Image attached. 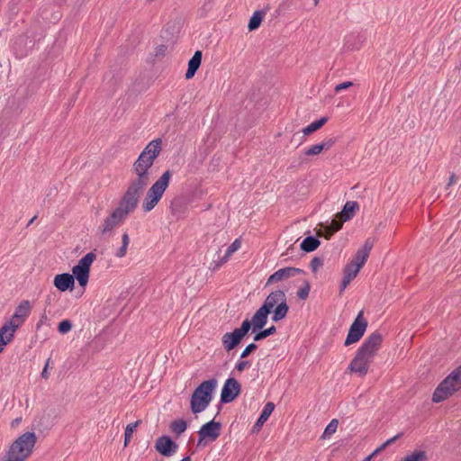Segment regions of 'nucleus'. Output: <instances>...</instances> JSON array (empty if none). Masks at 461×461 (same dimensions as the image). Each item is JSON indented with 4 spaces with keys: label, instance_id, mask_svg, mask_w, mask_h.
Masks as SVG:
<instances>
[{
    "label": "nucleus",
    "instance_id": "nucleus-1",
    "mask_svg": "<svg viewBox=\"0 0 461 461\" xmlns=\"http://www.w3.org/2000/svg\"><path fill=\"white\" fill-rule=\"evenodd\" d=\"M161 139H156L148 143L140 152L138 158L132 165V171L137 176L122 196L116 209L128 216L133 212L139 203L143 190L149 183V168L153 166L155 159L159 156L162 149Z\"/></svg>",
    "mask_w": 461,
    "mask_h": 461
},
{
    "label": "nucleus",
    "instance_id": "nucleus-2",
    "mask_svg": "<svg viewBox=\"0 0 461 461\" xmlns=\"http://www.w3.org/2000/svg\"><path fill=\"white\" fill-rule=\"evenodd\" d=\"M383 336L379 331L371 333L357 350L355 357L351 360L348 369L365 376L376 352L381 348Z\"/></svg>",
    "mask_w": 461,
    "mask_h": 461
},
{
    "label": "nucleus",
    "instance_id": "nucleus-3",
    "mask_svg": "<svg viewBox=\"0 0 461 461\" xmlns=\"http://www.w3.org/2000/svg\"><path fill=\"white\" fill-rule=\"evenodd\" d=\"M217 386V380L212 378L203 381L193 392L190 399V408L194 414L203 411L212 399V393Z\"/></svg>",
    "mask_w": 461,
    "mask_h": 461
},
{
    "label": "nucleus",
    "instance_id": "nucleus-4",
    "mask_svg": "<svg viewBox=\"0 0 461 461\" xmlns=\"http://www.w3.org/2000/svg\"><path fill=\"white\" fill-rule=\"evenodd\" d=\"M171 177L172 172L167 169L149 187L142 202V209L144 212H150L158 203L163 194L168 187Z\"/></svg>",
    "mask_w": 461,
    "mask_h": 461
},
{
    "label": "nucleus",
    "instance_id": "nucleus-5",
    "mask_svg": "<svg viewBox=\"0 0 461 461\" xmlns=\"http://www.w3.org/2000/svg\"><path fill=\"white\" fill-rule=\"evenodd\" d=\"M461 387V365L452 371L435 389L432 401L441 402Z\"/></svg>",
    "mask_w": 461,
    "mask_h": 461
},
{
    "label": "nucleus",
    "instance_id": "nucleus-6",
    "mask_svg": "<svg viewBox=\"0 0 461 461\" xmlns=\"http://www.w3.org/2000/svg\"><path fill=\"white\" fill-rule=\"evenodd\" d=\"M36 440L37 438L34 432H25L11 444L7 453L14 458L24 461L32 453Z\"/></svg>",
    "mask_w": 461,
    "mask_h": 461
},
{
    "label": "nucleus",
    "instance_id": "nucleus-7",
    "mask_svg": "<svg viewBox=\"0 0 461 461\" xmlns=\"http://www.w3.org/2000/svg\"><path fill=\"white\" fill-rule=\"evenodd\" d=\"M282 300H286V295L283 290H276L271 292L265 299L262 305L254 313V321L256 324L261 321H267L268 315L272 312L273 309L281 303Z\"/></svg>",
    "mask_w": 461,
    "mask_h": 461
},
{
    "label": "nucleus",
    "instance_id": "nucleus-8",
    "mask_svg": "<svg viewBox=\"0 0 461 461\" xmlns=\"http://www.w3.org/2000/svg\"><path fill=\"white\" fill-rule=\"evenodd\" d=\"M252 322H249V319H245L240 327L234 329L231 332L225 333L221 338L222 347L226 352H230L236 348L243 339L250 331Z\"/></svg>",
    "mask_w": 461,
    "mask_h": 461
},
{
    "label": "nucleus",
    "instance_id": "nucleus-9",
    "mask_svg": "<svg viewBox=\"0 0 461 461\" xmlns=\"http://www.w3.org/2000/svg\"><path fill=\"white\" fill-rule=\"evenodd\" d=\"M367 325L368 322L364 318V312L363 311H360L349 327L348 333L344 341V346L348 347L358 342L364 336Z\"/></svg>",
    "mask_w": 461,
    "mask_h": 461
},
{
    "label": "nucleus",
    "instance_id": "nucleus-10",
    "mask_svg": "<svg viewBox=\"0 0 461 461\" xmlns=\"http://www.w3.org/2000/svg\"><path fill=\"white\" fill-rule=\"evenodd\" d=\"M221 423L214 419L204 423L198 430L197 447L215 441L221 435Z\"/></svg>",
    "mask_w": 461,
    "mask_h": 461
},
{
    "label": "nucleus",
    "instance_id": "nucleus-11",
    "mask_svg": "<svg viewBox=\"0 0 461 461\" xmlns=\"http://www.w3.org/2000/svg\"><path fill=\"white\" fill-rule=\"evenodd\" d=\"M241 393V384L234 377H229L223 384L221 393V403L233 402Z\"/></svg>",
    "mask_w": 461,
    "mask_h": 461
},
{
    "label": "nucleus",
    "instance_id": "nucleus-12",
    "mask_svg": "<svg viewBox=\"0 0 461 461\" xmlns=\"http://www.w3.org/2000/svg\"><path fill=\"white\" fill-rule=\"evenodd\" d=\"M32 310L31 303L28 300L22 301L15 308L14 314L7 322H11L13 331H15L30 315Z\"/></svg>",
    "mask_w": 461,
    "mask_h": 461
},
{
    "label": "nucleus",
    "instance_id": "nucleus-13",
    "mask_svg": "<svg viewBox=\"0 0 461 461\" xmlns=\"http://www.w3.org/2000/svg\"><path fill=\"white\" fill-rule=\"evenodd\" d=\"M126 218L127 216L124 215L121 210L115 208L114 211L104 219L103 225L99 227L100 233L102 235L111 233L113 230L120 226Z\"/></svg>",
    "mask_w": 461,
    "mask_h": 461
},
{
    "label": "nucleus",
    "instance_id": "nucleus-14",
    "mask_svg": "<svg viewBox=\"0 0 461 461\" xmlns=\"http://www.w3.org/2000/svg\"><path fill=\"white\" fill-rule=\"evenodd\" d=\"M154 447L161 456L169 457L177 451L178 445L171 437L163 435L157 438Z\"/></svg>",
    "mask_w": 461,
    "mask_h": 461
},
{
    "label": "nucleus",
    "instance_id": "nucleus-15",
    "mask_svg": "<svg viewBox=\"0 0 461 461\" xmlns=\"http://www.w3.org/2000/svg\"><path fill=\"white\" fill-rule=\"evenodd\" d=\"M249 322L253 323L252 326H250V330L252 333H254L253 340L255 342L263 340L266 338L276 332V328L274 325L270 326L267 329H264V327L267 323V321H263V322L259 321L258 324H256V322L254 321V315L250 320L249 319Z\"/></svg>",
    "mask_w": 461,
    "mask_h": 461
},
{
    "label": "nucleus",
    "instance_id": "nucleus-16",
    "mask_svg": "<svg viewBox=\"0 0 461 461\" xmlns=\"http://www.w3.org/2000/svg\"><path fill=\"white\" fill-rule=\"evenodd\" d=\"M305 274L304 270L294 267H286L281 269H278L275 273L269 276L267 280L266 286L270 285L274 283L280 282L285 279H288L296 275Z\"/></svg>",
    "mask_w": 461,
    "mask_h": 461
},
{
    "label": "nucleus",
    "instance_id": "nucleus-17",
    "mask_svg": "<svg viewBox=\"0 0 461 461\" xmlns=\"http://www.w3.org/2000/svg\"><path fill=\"white\" fill-rule=\"evenodd\" d=\"M53 285L60 292L72 291L75 286L74 276L68 273L59 274L54 277Z\"/></svg>",
    "mask_w": 461,
    "mask_h": 461
},
{
    "label": "nucleus",
    "instance_id": "nucleus-18",
    "mask_svg": "<svg viewBox=\"0 0 461 461\" xmlns=\"http://www.w3.org/2000/svg\"><path fill=\"white\" fill-rule=\"evenodd\" d=\"M360 271L359 267H354L353 264H347L343 269V278L339 286V294H341L350 282L357 276Z\"/></svg>",
    "mask_w": 461,
    "mask_h": 461
},
{
    "label": "nucleus",
    "instance_id": "nucleus-19",
    "mask_svg": "<svg viewBox=\"0 0 461 461\" xmlns=\"http://www.w3.org/2000/svg\"><path fill=\"white\" fill-rule=\"evenodd\" d=\"M359 210V204L356 201H348L341 212H338L337 213V217L341 219L342 221H349L351 220L356 212Z\"/></svg>",
    "mask_w": 461,
    "mask_h": 461
},
{
    "label": "nucleus",
    "instance_id": "nucleus-20",
    "mask_svg": "<svg viewBox=\"0 0 461 461\" xmlns=\"http://www.w3.org/2000/svg\"><path fill=\"white\" fill-rule=\"evenodd\" d=\"M203 53L201 50H196L193 57L188 61V68L185 72V78L191 79L194 77L196 71L201 66Z\"/></svg>",
    "mask_w": 461,
    "mask_h": 461
},
{
    "label": "nucleus",
    "instance_id": "nucleus-21",
    "mask_svg": "<svg viewBox=\"0 0 461 461\" xmlns=\"http://www.w3.org/2000/svg\"><path fill=\"white\" fill-rule=\"evenodd\" d=\"M275 410V404L268 402L265 404L259 417L252 428V432L258 431Z\"/></svg>",
    "mask_w": 461,
    "mask_h": 461
},
{
    "label": "nucleus",
    "instance_id": "nucleus-22",
    "mask_svg": "<svg viewBox=\"0 0 461 461\" xmlns=\"http://www.w3.org/2000/svg\"><path fill=\"white\" fill-rule=\"evenodd\" d=\"M14 332L15 331H13L11 322H5L0 328V353L3 352L5 347L13 340Z\"/></svg>",
    "mask_w": 461,
    "mask_h": 461
},
{
    "label": "nucleus",
    "instance_id": "nucleus-23",
    "mask_svg": "<svg viewBox=\"0 0 461 461\" xmlns=\"http://www.w3.org/2000/svg\"><path fill=\"white\" fill-rule=\"evenodd\" d=\"M321 245V241L317 236H307L303 240L300 245L301 250L310 253L316 250Z\"/></svg>",
    "mask_w": 461,
    "mask_h": 461
},
{
    "label": "nucleus",
    "instance_id": "nucleus-24",
    "mask_svg": "<svg viewBox=\"0 0 461 461\" xmlns=\"http://www.w3.org/2000/svg\"><path fill=\"white\" fill-rule=\"evenodd\" d=\"M72 273L74 280L77 279L80 286L85 287L87 285L90 273L88 270L76 265L72 268Z\"/></svg>",
    "mask_w": 461,
    "mask_h": 461
},
{
    "label": "nucleus",
    "instance_id": "nucleus-25",
    "mask_svg": "<svg viewBox=\"0 0 461 461\" xmlns=\"http://www.w3.org/2000/svg\"><path fill=\"white\" fill-rule=\"evenodd\" d=\"M289 305L287 304L286 300H282L281 303L276 306L272 312V321L277 322L283 319H285L288 313Z\"/></svg>",
    "mask_w": 461,
    "mask_h": 461
},
{
    "label": "nucleus",
    "instance_id": "nucleus-26",
    "mask_svg": "<svg viewBox=\"0 0 461 461\" xmlns=\"http://www.w3.org/2000/svg\"><path fill=\"white\" fill-rule=\"evenodd\" d=\"M241 246V242L239 239H236L226 249L225 255L221 258V260L215 263V266L212 267V270L218 269L222 264L228 261L229 258L237 251Z\"/></svg>",
    "mask_w": 461,
    "mask_h": 461
},
{
    "label": "nucleus",
    "instance_id": "nucleus-27",
    "mask_svg": "<svg viewBox=\"0 0 461 461\" xmlns=\"http://www.w3.org/2000/svg\"><path fill=\"white\" fill-rule=\"evenodd\" d=\"M265 14H266L265 9L258 10L253 13V14L250 17L249 23H248V29L249 32H253L260 26Z\"/></svg>",
    "mask_w": 461,
    "mask_h": 461
},
{
    "label": "nucleus",
    "instance_id": "nucleus-28",
    "mask_svg": "<svg viewBox=\"0 0 461 461\" xmlns=\"http://www.w3.org/2000/svg\"><path fill=\"white\" fill-rule=\"evenodd\" d=\"M329 118L328 117H321L312 123H310L308 126L304 127L303 129V132L304 136H309L312 134L313 132L320 130L327 122Z\"/></svg>",
    "mask_w": 461,
    "mask_h": 461
},
{
    "label": "nucleus",
    "instance_id": "nucleus-29",
    "mask_svg": "<svg viewBox=\"0 0 461 461\" xmlns=\"http://www.w3.org/2000/svg\"><path fill=\"white\" fill-rule=\"evenodd\" d=\"M169 428L174 433L179 436L186 430L187 422L183 419H177L170 423Z\"/></svg>",
    "mask_w": 461,
    "mask_h": 461
},
{
    "label": "nucleus",
    "instance_id": "nucleus-30",
    "mask_svg": "<svg viewBox=\"0 0 461 461\" xmlns=\"http://www.w3.org/2000/svg\"><path fill=\"white\" fill-rule=\"evenodd\" d=\"M368 257H369V255L367 253H366L362 249H358L356 252L354 258L348 264H353L354 267H359V269H361V267L366 262Z\"/></svg>",
    "mask_w": 461,
    "mask_h": 461
},
{
    "label": "nucleus",
    "instance_id": "nucleus-31",
    "mask_svg": "<svg viewBox=\"0 0 461 461\" xmlns=\"http://www.w3.org/2000/svg\"><path fill=\"white\" fill-rule=\"evenodd\" d=\"M95 258L96 255L94 252H89L86 254L82 258H80L77 265H78L80 267L86 268L90 272L91 265Z\"/></svg>",
    "mask_w": 461,
    "mask_h": 461
},
{
    "label": "nucleus",
    "instance_id": "nucleus-32",
    "mask_svg": "<svg viewBox=\"0 0 461 461\" xmlns=\"http://www.w3.org/2000/svg\"><path fill=\"white\" fill-rule=\"evenodd\" d=\"M428 456L424 450H415L403 457L401 461H427Z\"/></svg>",
    "mask_w": 461,
    "mask_h": 461
},
{
    "label": "nucleus",
    "instance_id": "nucleus-33",
    "mask_svg": "<svg viewBox=\"0 0 461 461\" xmlns=\"http://www.w3.org/2000/svg\"><path fill=\"white\" fill-rule=\"evenodd\" d=\"M140 422H141V420H139L135 422L128 424L127 427L125 428V431H124V446L125 447L131 442L132 434L136 430L137 427L139 426V424Z\"/></svg>",
    "mask_w": 461,
    "mask_h": 461
},
{
    "label": "nucleus",
    "instance_id": "nucleus-34",
    "mask_svg": "<svg viewBox=\"0 0 461 461\" xmlns=\"http://www.w3.org/2000/svg\"><path fill=\"white\" fill-rule=\"evenodd\" d=\"M129 243H130L129 234H128V232H124L122 236V246L115 253V256L117 258H122L126 255Z\"/></svg>",
    "mask_w": 461,
    "mask_h": 461
},
{
    "label": "nucleus",
    "instance_id": "nucleus-35",
    "mask_svg": "<svg viewBox=\"0 0 461 461\" xmlns=\"http://www.w3.org/2000/svg\"><path fill=\"white\" fill-rule=\"evenodd\" d=\"M311 290V285L308 280H304L303 283V286L299 288L297 291V297L300 300H306L309 296V293Z\"/></svg>",
    "mask_w": 461,
    "mask_h": 461
},
{
    "label": "nucleus",
    "instance_id": "nucleus-36",
    "mask_svg": "<svg viewBox=\"0 0 461 461\" xmlns=\"http://www.w3.org/2000/svg\"><path fill=\"white\" fill-rule=\"evenodd\" d=\"M339 425V420L337 419H333L330 420V422L327 425L321 438H325L327 437H330L333 433L336 432Z\"/></svg>",
    "mask_w": 461,
    "mask_h": 461
},
{
    "label": "nucleus",
    "instance_id": "nucleus-37",
    "mask_svg": "<svg viewBox=\"0 0 461 461\" xmlns=\"http://www.w3.org/2000/svg\"><path fill=\"white\" fill-rule=\"evenodd\" d=\"M324 151L321 143L314 144L308 149H305L303 154L308 157L316 156Z\"/></svg>",
    "mask_w": 461,
    "mask_h": 461
},
{
    "label": "nucleus",
    "instance_id": "nucleus-38",
    "mask_svg": "<svg viewBox=\"0 0 461 461\" xmlns=\"http://www.w3.org/2000/svg\"><path fill=\"white\" fill-rule=\"evenodd\" d=\"M72 329V322L70 320L65 319L62 320L58 325V331L60 334H66L70 331Z\"/></svg>",
    "mask_w": 461,
    "mask_h": 461
},
{
    "label": "nucleus",
    "instance_id": "nucleus-39",
    "mask_svg": "<svg viewBox=\"0 0 461 461\" xmlns=\"http://www.w3.org/2000/svg\"><path fill=\"white\" fill-rule=\"evenodd\" d=\"M212 0H207L206 2H204L203 6L200 7L198 10L199 17H201V18L206 17L208 12L212 9Z\"/></svg>",
    "mask_w": 461,
    "mask_h": 461
},
{
    "label": "nucleus",
    "instance_id": "nucleus-40",
    "mask_svg": "<svg viewBox=\"0 0 461 461\" xmlns=\"http://www.w3.org/2000/svg\"><path fill=\"white\" fill-rule=\"evenodd\" d=\"M257 348H258V345L255 343V341L249 344L241 352L240 358L248 357L250 354H252L255 350H257Z\"/></svg>",
    "mask_w": 461,
    "mask_h": 461
},
{
    "label": "nucleus",
    "instance_id": "nucleus-41",
    "mask_svg": "<svg viewBox=\"0 0 461 461\" xmlns=\"http://www.w3.org/2000/svg\"><path fill=\"white\" fill-rule=\"evenodd\" d=\"M53 366H54V362L51 360L50 357H49L47 359V361L45 362L43 370H42V372L41 374V378H43L45 380L49 379L50 375H49L48 370H49V368H53Z\"/></svg>",
    "mask_w": 461,
    "mask_h": 461
},
{
    "label": "nucleus",
    "instance_id": "nucleus-42",
    "mask_svg": "<svg viewBox=\"0 0 461 461\" xmlns=\"http://www.w3.org/2000/svg\"><path fill=\"white\" fill-rule=\"evenodd\" d=\"M323 266V259L319 257H314L310 263V267L313 273H316L318 269Z\"/></svg>",
    "mask_w": 461,
    "mask_h": 461
},
{
    "label": "nucleus",
    "instance_id": "nucleus-43",
    "mask_svg": "<svg viewBox=\"0 0 461 461\" xmlns=\"http://www.w3.org/2000/svg\"><path fill=\"white\" fill-rule=\"evenodd\" d=\"M343 222L341 219L338 218L337 216L331 221L330 225H327L330 229L333 230V231L337 232L339 231L342 226Z\"/></svg>",
    "mask_w": 461,
    "mask_h": 461
},
{
    "label": "nucleus",
    "instance_id": "nucleus-44",
    "mask_svg": "<svg viewBox=\"0 0 461 461\" xmlns=\"http://www.w3.org/2000/svg\"><path fill=\"white\" fill-rule=\"evenodd\" d=\"M374 245H375V239L368 238L366 240L364 246L360 249H362L363 251H365L366 253H367L369 255Z\"/></svg>",
    "mask_w": 461,
    "mask_h": 461
},
{
    "label": "nucleus",
    "instance_id": "nucleus-45",
    "mask_svg": "<svg viewBox=\"0 0 461 461\" xmlns=\"http://www.w3.org/2000/svg\"><path fill=\"white\" fill-rule=\"evenodd\" d=\"M336 142H337V138H328V139H325L322 142H321V144L324 150H328L331 147H333Z\"/></svg>",
    "mask_w": 461,
    "mask_h": 461
},
{
    "label": "nucleus",
    "instance_id": "nucleus-46",
    "mask_svg": "<svg viewBox=\"0 0 461 461\" xmlns=\"http://www.w3.org/2000/svg\"><path fill=\"white\" fill-rule=\"evenodd\" d=\"M402 435H403V433H402V432L398 433V434H397V435H395L394 437H393V438H391L387 439L385 442H384V443L382 444V446H381L380 447H378L377 449H379V451H380V450H382V449H384L385 447H387V446H389V445H391V444L394 443L398 438H402Z\"/></svg>",
    "mask_w": 461,
    "mask_h": 461
},
{
    "label": "nucleus",
    "instance_id": "nucleus-47",
    "mask_svg": "<svg viewBox=\"0 0 461 461\" xmlns=\"http://www.w3.org/2000/svg\"><path fill=\"white\" fill-rule=\"evenodd\" d=\"M352 86H353V82H351V81H346V82L340 83L335 86V92L339 93L341 90L348 89Z\"/></svg>",
    "mask_w": 461,
    "mask_h": 461
},
{
    "label": "nucleus",
    "instance_id": "nucleus-48",
    "mask_svg": "<svg viewBox=\"0 0 461 461\" xmlns=\"http://www.w3.org/2000/svg\"><path fill=\"white\" fill-rule=\"evenodd\" d=\"M249 366V361L248 360H240L235 365V369L238 372H242Z\"/></svg>",
    "mask_w": 461,
    "mask_h": 461
},
{
    "label": "nucleus",
    "instance_id": "nucleus-49",
    "mask_svg": "<svg viewBox=\"0 0 461 461\" xmlns=\"http://www.w3.org/2000/svg\"><path fill=\"white\" fill-rule=\"evenodd\" d=\"M336 233L335 231H333V230L330 229L329 227L324 226V230H323V234L322 236L326 239V240H330L331 238V236Z\"/></svg>",
    "mask_w": 461,
    "mask_h": 461
},
{
    "label": "nucleus",
    "instance_id": "nucleus-50",
    "mask_svg": "<svg viewBox=\"0 0 461 461\" xmlns=\"http://www.w3.org/2000/svg\"><path fill=\"white\" fill-rule=\"evenodd\" d=\"M167 50V47L165 45H159L156 50V56L164 55Z\"/></svg>",
    "mask_w": 461,
    "mask_h": 461
},
{
    "label": "nucleus",
    "instance_id": "nucleus-51",
    "mask_svg": "<svg viewBox=\"0 0 461 461\" xmlns=\"http://www.w3.org/2000/svg\"><path fill=\"white\" fill-rule=\"evenodd\" d=\"M0 461H21L19 458H14V456H10V454L6 453L5 456Z\"/></svg>",
    "mask_w": 461,
    "mask_h": 461
},
{
    "label": "nucleus",
    "instance_id": "nucleus-52",
    "mask_svg": "<svg viewBox=\"0 0 461 461\" xmlns=\"http://www.w3.org/2000/svg\"><path fill=\"white\" fill-rule=\"evenodd\" d=\"M47 315L45 313H43L41 316V319L39 321V322L37 323L36 325V328L39 329L45 321H47Z\"/></svg>",
    "mask_w": 461,
    "mask_h": 461
},
{
    "label": "nucleus",
    "instance_id": "nucleus-53",
    "mask_svg": "<svg viewBox=\"0 0 461 461\" xmlns=\"http://www.w3.org/2000/svg\"><path fill=\"white\" fill-rule=\"evenodd\" d=\"M454 183H456V176L453 174L449 177V180H448V183H447V186L453 185Z\"/></svg>",
    "mask_w": 461,
    "mask_h": 461
},
{
    "label": "nucleus",
    "instance_id": "nucleus-54",
    "mask_svg": "<svg viewBox=\"0 0 461 461\" xmlns=\"http://www.w3.org/2000/svg\"><path fill=\"white\" fill-rule=\"evenodd\" d=\"M379 451V449H375L371 455L366 456L363 461H370L372 457Z\"/></svg>",
    "mask_w": 461,
    "mask_h": 461
},
{
    "label": "nucleus",
    "instance_id": "nucleus-55",
    "mask_svg": "<svg viewBox=\"0 0 461 461\" xmlns=\"http://www.w3.org/2000/svg\"><path fill=\"white\" fill-rule=\"evenodd\" d=\"M37 218V215L33 216L28 222L27 226H30L32 223H33V221L36 220Z\"/></svg>",
    "mask_w": 461,
    "mask_h": 461
},
{
    "label": "nucleus",
    "instance_id": "nucleus-56",
    "mask_svg": "<svg viewBox=\"0 0 461 461\" xmlns=\"http://www.w3.org/2000/svg\"><path fill=\"white\" fill-rule=\"evenodd\" d=\"M50 302H51V295H48V296H47V299H46V303H47L48 304H50Z\"/></svg>",
    "mask_w": 461,
    "mask_h": 461
},
{
    "label": "nucleus",
    "instance_id": "nucleus-57",
    "mask_svg": "<svg viewBox=\"0 0 461 461\" xmlns=\"http://www.w3.org/2000/svg\"><path fill=\"white\" fill-rule=\"evenodd\" d=\"M180 461H191V458L190 456H185L183 459H181Z\"/></svg>",
    "mask_w": 461,
    "mask_h": 461
},
{
    "label": "nucleus",
    "instance_id": "nucleus-58",
    "mask_svg": "<svg viewBox=\"0 0 461 461\" xmlns=\"http://www.w3.org/2000/svg\"><path fill=\"white\" fill-rule=\"evenodd\" d=\"M21 420V419H15L13 420L12 425L14 426V423H18Z\"/></svg>",
    "mask_w": 461,
    "mask_h": 461
},
{
    "label": "nucleus",
    "instance_id": "nucleus-59",
    "mask_svg": "<svg viewBox=\"0 0 461 461\" xmlns=\"http://www.w3.org/2000/svg\"><path fill=\"white\" fill-rule=\"evenodd\" d=\"M292 249H294V246H293V245H291V246L287 249V250H286V254H288V253H289V251H290V250H292Z\"/></svg>",
    "mask_w": 461,
    "mask_h": 461
},
{
    "label": "nucleus",
    "instance_id": "nucleus-60",
    "mask_svg": "<svg viewBox=\"0 0 461 461\" xmlns=\"http://www.w3.org/2000/svg\"><path fill=\"white\" fill-rule=\"evenodd\" d=\"M221 409V405H219V407H218V411H217V413H216V416L220 413Z\"/></svg>",
    "mask_w": 461,
    "mask_h": 461
},
{
    "label": "nucleus",
    "instance_id": "nucleus-61",
    "mask_svg": "<svg viewBox=\"0 0 461 461\" xmlns=\"http://www.w3.org/2000/svg\"><path fill=\"white\" fill-rule=\"evenodd\" d=\"M313 1H314V5H317L320 0H313Z\"/></svg>",
    "mask_w": 461,
    "mask_h": 461
}]
</instances>
